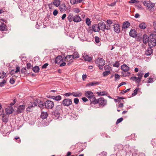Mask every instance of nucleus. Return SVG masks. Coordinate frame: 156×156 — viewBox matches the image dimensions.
<instances>
[{"label": "nucleus", "mask_w": 156, "mask_h": 156, "mask_svg": "<svg viewBox=\"0 0 156 156\" xmlns=\"http://www.w3.org/2000/svg\"><path fill=\"white\" fill-rule=\"evenodd\" d=\"M144 6L147 7V9L152 12L153 11V7L154 6V4L150 1H145L143 2Z\"/></svg>", "instance_id": "obj_1"}, {"label": "nucleus", "mask_w": 156, "mask_h": 156, "mask_svg": "<svg viewBox=\"0 0 156 156\" xmlns=\"http://www.w3.org/2000/svg\"><path fill=\"white\" fill-rule=\"evenodd\" d=\"M107 101L106 100L103 98H101L98 99L96 98L93 101L94 104H96L98 103L100 106H104L106 105Z\"/></svg>", "instance_id": "obj_2"}, {"label": "nucleus", "mask_w": 156, "mask_h": 156, "mask_svg": "<svg viewBox=\"0 0 156 156\" xmlns=\"http://www.w3.org/2000/svg\"><path fill=\"white\" fill-rule=\"evenodd\" d=\"M85 95L90 99V104H93V101L96 99L93 93L90 91H86L85 92Z\"/></svg>", "instance_id": "obj_3"}, {"label": "nucleus", "mask_w": 156, "mask_h": 156, "mask_svg": "<svg viewBox=\"0 0 156 156\" xmlns=\"http://www.w3.org/2000/svg\"><path fill=\"white\" fill-rule=\"evenodd\" d=\"M73 104L71 99L65 98L62 101V104L63 106L69 107Z\"/></svg>", "instance_id": "obj_4"}, {"label": "nucleus", "mask_w": 156, "mask_h": 156, "mask_svg": "<svg viewBox=\"0 0 156 156\" xmlns=\"http://www.w3.org/2000/svg\"><path fill=\"white\" fill-rule=\"evenodd\" d=\"M45 108L48 109H52L54 106V102L50 100H47L45 102Z\"/></svg>", "instance_id": "obj_5"}, {"label": "nucleus", "mask_w": 156, "mask_h": 156, "mask_svg": "<svg viewBox=\"0 0 156 156\" xmlns=\"http://www.w3.org/2000/svg\"><path fill=\"white\" fill-rule=\"evenodd\" d=\"M106 28V25L104 22H100L98 24V29L99 31L100 30L104 31Z\"/></svg>", "instance_id": "obj_6"}, {"label": "nucleus", "mask_w": 156, "mask_h": 156, "mask_svg": "<svg viewBox=\"0 0 156 156\" xmlns=\"http://www.w3.org/2000/svg\"><path fill=\"white\" fill-rule=\"evenodd\" d=\"M112 26H114V31L116 33L119 34L120 32V26L119 24H116L114 23Z\"/></svg>", "instance_id": "obj_7"}, {"label": "nucleus", "mask_w": 156, "mask_h": 156, "mask_svg": "<svg viewBox=\"0 0 156 156\" xmlns=\"http://www.w3.org/2000/svg\"><path fill=\"white\" fill-rule=\"evenodd\" d=\"M149 47H153L156 46V39L155 38H152L150 39L148 42Z\"/></svg>", "instance_id": "obj_8"}, {"label": "nucleus", "mask_w": 156, "mask_h": 156, "mask_svg": "<svg viewBox=\"0 0 156 156\" xmlns=\"http://www.w3.org/2000/svg\"><path fill=\"white\" fill-rule=\"evenodd\" d=\"M37 105H38V106L41 109H43L45 108V102H44L42 101L41 100L39 99H36Z\"/></svg>", "instance_id": "obj_9"}, {"label": "nucleus", "mask_w": 156, "mask_h": 156, "mask_svg": "<svg viewBox=\"0 0 156 156\" xmlns=\"http://www.w3.org/2000/svg\"><path fill=\"white\" fill-rule=\"evenodd\" d=\"M25 109V106L24 105H20L19 106L16 110V113L18 114H20L23 112Z\"/></svg>", "instance_id": "obj_10"}, {"label": "nucleus", "mask_w": 156, "mask_h": 156, "mask_svg": "<svg viewBox=\"0 0 156 156\" xmlns=\"http://www.w3.org/2000/svg\"><path fill=\"white\" fill-rule=\"evenodd\" d=\"M52 115L53 116H55L54 117V119H57L59 117L60 113L59 111H58L57 110H55L53 111L52 112Z\"/></svg>", "instance_id": "obj_11"}, {"label": "nucleus", "mask_w": 156, "mask_h": 156, "mask_svg": "<svg viewBox=\"0 0 156 156\" xmlns=\"http://www.w3.org/2000/svg\"><path fill=\"white\" fill-rule=\"evenodd\" d=\"M36 102V100L34 101V102L33 103L30 102V104L29 105L28 107L26 108L27 111L29 112L31 108L34 107H35V106H37Z\"/></svg>", "instance_id": "obj_12"}, {"label": "nucleus", "mask_w": 156, "mask_h": 156, "mask_svg": "<svg viewBox=\"0 0 156 156\" xmlns=\"http://www.w3.org/2000/svg\"><path fill=\"white\" fill-rule=\"evenodd\" d=\"M59 8L61 12H64L67 9V7L64 3L60 5Z\"/></svg>", "instance_id": "obj_13"}, {"label": "nucleus", "mask_w": 156, "mask_h": 156, "mask_svg": "<svg viewBox=\"0 0 156 156\" xmlns=\"http://www.w3.org/2000/svg\"><path fill=\"white\" fill-rule=\"evenodd\" d=\"M13 110V108L12 106H8L5 109V111L7 114H10L12 113Z\"/></svg>", "instance_id": "obj_14"}, {"label": "nucleus", "mask_w": 156, "mask_h": 156, "mask_svg": "<svg viewBox=\"0 0 156 156\" xmlns=\"http://www.w3.org/2000/svg\"><path fill=\"white\" fill-rule=\"evenodd\" d=\"M7 30V26L3 23L0 24V30L2 31H5Z\"/></svg>", "instance_id": "obj_15"}, {"label": "nucleus", "mask_w": 156, "mask_h": 156, "mask_svg": "<svg viewBox=\"0 0 156 156\" xmlns=\"http://www.w3.org/2000/svg\"><path fill=\"white\" fill-rule=\"evenodd\" d=\"M64 60L62 58V57L61 55L58 56L55 58V63L58 64L61 62L63 61Z\"/></svg>", "instance_id": "obj_16"}, {"label": "nucleus", "mask_w": 156, "mask_h": 156, "mask_svg": "<svg viewBox=\"0 0 156 156\" xmlns=\"http://www.w3.org/2000/svg\"><path fill=\"white\" fill-rule=\"evenodd\" d=\"M121 69L123 71L125 72H128L129 69V68L128 66L124 64L122 65L121 67Z\"/></svg>", "instance_id": "obj_17"}, {"label": "nucleus", "mask_w": 156, "mask_h": 156, "mask_svg": "<svg viewBox=\"0 0 156 156\" xmlns=\"http://www.w3.org/2000/svg\"><path fill=\"white\" fill-rule=\"evenodd\" d=\"M129 35L133 37H135L137 36L136 32L134 29H131L129 32Z\"/></svg>", "instance_id": "obj_18"}, {"label": "nucleus", "mask_w": 156, "mask_h": 156, "mask_svg": "<svg viewBox=\"0 0 156 156\" xmlns=\"http://www.w3.org/2000/svg\"><path fill=\"white\" fill-rule=\"evenodd\" d=\"M73 21L76 23H78L81 20V19L80 16L78 15H76L74 16Z\"/></svg>", "instance_id": "obj_19"}, {"label": "nucleus", "mask_w": 156, "mask_h": 156, "mask_svg": "<svg viewBox=\"0 0 156 156\" xmlns=\"http://www.w3.org/2000/svg\"><path fill=\"white\" fill-rule=\"evenodd\" d=\"M72 57V58L74 59L75 58H79V56L78 52L76 51L73 53V55H68L67 57Z\"/></svg>", "instance_id": "obj_20"}, {"label": "nucleus", "mask_w": 156, "mask_h": 156, "mask_svg": "<svg viewBox=\"0 0 156 156\" xmlns=\"http://www.w3.org/2000/svg\"><path fill=\"white\" fill-rule=\"evenodd\" d=\"M99 83H100L98 82L94 81L93 82H90L87 83L86 84V86L90 87L93 86H96L99 85Z\"/></svg>", "instance_id": "obj_21"}, {"label": "nucleus", "mask_w": 156, "mask_h": 156, "mask_svg": "<svg viewBox=\"0 0 156 156\" xmlns=\"http://www.w3.org/2000/svg\"><path fill=\"white\" fill-rule=\"evenodd\" d=\"M152 48V47H149L147 49L145 52V54L149 56L152 53L153 50L151 49Z\"/></svg>", "instance_id": "obj_22"}, {"label": "nucleus", "mask_w": 156, "mask_h": 156, "mask_svg": "<svg viewBox=\"0 0 156 156\" xmlns=\"http://www.w3.org/2000/svg\"><path fill=\"white\" fill-rule=\"evenodd\" d=\"M83 57L86 61H87L89 62L91 61V57H89L85 53H84Z\"/></svg>", "instance_id": "obj_23"}, {"label": "nucleus", "mask_w": 156, "mask_h": 156, "mask_svg": "<svg viewBox=\"0 0 156 156\" xmlns=\"http://www.w3.org/2000/svg\"><path fill=\"white\" fill-rule=\"evenodd\" d=\"M149 37L146 34H144L143 38V42L144 44H146L149 41Z\"/></svg>", "instance_id": "obj_24"}, {"label": "nucleus", "mask_w": 156, "mask_h": 156, "mask_svg": "<svg viewBox=\"0 0 156 156\" xmlns=\"http://www.w3.org/2000/svg\"><path fill=\"white\" fill-rule=\"evenodd\" d=\"M8 116H7L6 114L3 115L2 116V120L3 122L7 123L8 121Z\"/></svg>", "instance_id": "obj_25"}, {"label": "nucleus", "mask_w": 156, "mask_h": 156, "mask_svg": "<svg viewBox=\"0 0 156 156\" xmlns=\"http://www.w3.org/2000/svg\"><path fill=\"white\" fill-rule=\"evenodd\" d=\"M72 95L75 97H80L82 95V94L81 93L77 91L76 92H73Z\"/></svg>", "instance_id": "obj_26"}, {"label": "nucleus", "mask_w": 156, "mask_h": 156, "mask_svg": "<svg viewBox=\"0 0 156 156\" xmlns=\"http://www.w3.org/2000/svg\"><path fill=\"white\" fill-rule=\"evenodd\" d=\"M130 25V23L128 21L125 22L123 24L122 29H126L128 28Z\"/></svg>", "instance_id": "obj_27"}, {"label": "nucleus", "mask_w": 156, "mask_h": 156, "mask_svg": "<svg viewBox=\"0 0 156 156\" xmlns=\"http://www.w3.org/2000/svg\"><path fill=\"white\" fill-rule=\"evenodd\" d=\"M74 17V16L73 14L72 13H70L69 14L67 18L69 22H71L72 21H73Z\"/></svg>", "instance_id": "obj_28"}, {"label": "nucleus", "mask_w": 156, "mask_h": 156, "mask_svg": "<svg viewBox=\"0 0 156 156\" xmlns=\"http://www.w3.org/2000/svg\"><path fill=\"white\" fill-rule=\"evenodd\" d=\"M48 116V114L47 112H43L41 113V118L43 119L46 118Z\"/></svg>", "instance_id": "obj_29"}, {"label": "nucleus", "mask_w": 156, "mask_h": 156, "mask_svg": "<svg viewBox=\"0 0 156 156\" xmlns=\"http://www.w3.org/2000/svg\"><path fill=\"white\" fill-rule=\"evenodd\" d=\"M53 99L56 101H59L62 99V97L59 95H57L56 96H54V97H52Z\"/></svg>", "instance_id": "obj_30"}, {"label": "nucleus", "mask_w": 156, "mask_h": 156, "mask_svg": "<svg viewBox=\"0 0 156 156\" xmlns=\"http://www.w3.org/2000/svg\"><path fill=\"white\" fill-rule=\"evenodd\" d=\"M21 73L25 75L28 73L26 67H23L21 69Z\"/></svg>", "instance_id": "obj_31"}, {"label": "nucleus", "mask_w": 156, "mask_h": 156, "mask_svg": "<svg viewBox=\"0 0 156 156\" xmlns=\"http://www.w3.org/2000/svg\"><path fill=\"white\" fill-rule=\"evenodd\" d=\"M32 69L33 71L35 73H38L40 70L39 67L37 66H35L34 67H33Z\"/></svg>", "instance_id": "obj_32"}, {"label": "nucleus", "mask_w": 156, "mask_h": 156, "mask_svg": "<svg viewBox=\"0 0 156 156\" xmlns=\"http://www.w3.org/2000/svg\"><path fill=\"white\" fill-rule=\"evenodd\" d=\"M97 94L98 96H104L106 95L107 93L105 91L98 92Z\"/></svg>", "instance_id": "obj_33"}, {"label": "nucleus", "mask_w": 156, "mask_h": 156, "mask_svg": "<svg viewBox=\"0 0 156 156\" xmlns=\"http://www.w3.org/2000/svg\"><path fill=\"white\" fill-rule=\"evenodd\" d=\"M53 3L56 7H58L59 6L60 4V1L59 0H55L53 2Z\"/></svg>", "instance_id": "obj_34"}, {"label": "nucleus", "mask_w": 156, "mask_h": 156, "mask_svg": "<svg viewBox=\"0 0 156 156\" xmlns=\"http://www.w3.org/2000/svg\"><path fill=\"white\" fill-rule=\"evenodd\" d=\"M146 25L144 23H142L139 25V27L141 29H144L146 27Z\"/></svg>", "instance_id": "obj_35"}, {"label": "nucleus", "mask_w": 156, "mask_h": 156, "mask_svg": "<svg viewBox=\"0 0 156 156\" xmlns=\"http://www.w3.org/2000/svg\"><path fill=\"white\" fill-rule=\"evenodd\" d=\"M140 89L139 87H137L133 91V93L132 94V95L133 96H135L137 93L138 91L140 90Z\"/></svg>", "instance_id": "obj_36"}, {"label": "nucleus", "mask_w": 156, "mask_h": 156, "mask_svg": "<svg viewBox=\"0 0 156 156\" xmlns=\"http://www.w3.org/2000/svg\"><path fill=\"white\" fill-rule=\"evenodd\" d=\"M115 80V81H118L120 78V76L118 74L115 73L114 75Z\"/></svg>", "instance_id": "obj_37"}, {"label": "nucleus", "mask_w": 156, "mask_h": 156, "mask_svg": "<svg viewBox=\"0 0 156 156\" xmlns=\"http://www.w3.org/2000/svg\"><path fill=\"white\" fill-rule=\"evenodd\" d=\"M122 76H123L125 77V76H129L130 74V73L128 71L125 72L122 71Z\"/></svg>", "instance_id": "obj_38"}, {"label": "nucleus", "mask_w": 156, "mask_h": 156, "mask_svg": "<svg viewBox=\"0 0 156 156\" xmlns=\"http://www.w3.org/2000/svg\"><path fill=\"white\" fill-rule=\"evenodd\" d=\"M92 29L93 30L94 32L99 31L98 29V27L96 24H94L92 26Z\"/></svg>", "instance_id": "obj_39"}, {"label": "nucleus", "mask_w": 156, "mask_h": 156, "mask_svg": "<svg viewBox=\"0 0 156 156\" xmlns=\"http://www.w3.org/2000/svg\"><path fill=\"white\" fill-rule=\"evenodd\" d=\"M110 73V72L109 70L106 71L104 72L103 73V75L104 76H106Z\"/></svg>", "instance_id": "obj_40"}, {"label": "nucleus", "mask_w": 156, "mask_h": 156, "mask_svg": "<svg viewBox=\"0 0 156 156\" xmlns=\"http://www.w3.org/2000/svg\"><path fill=\"white\" fill-rule=\"evenodd\" d=\"M105 60L103 58H102V59H101V61L98 64V66H99V65L104 66L105 65Z\"/></svg>", "instance_id": "obj_41"}, {"label": "nucleus", "mask_w": 156, "mask_h": 156, "mask_svg": "<svg viewBox=\"0 0 156 156\" xmlns=\"http://www.w3.org/2000/svg\"><path fill=\"white\" fill-rule=\"evenodd\" d=\"M86 23L88 26H89L91 24V21L89 18H87L86 20Z\"/></svg>", "instance_id": "obj_42"}, {"label": "nucleus", "mask_w": 156, "mask_h": 156, "mask_svg": "<svg viewBox=\"0 0 156 156\" xmlns=\"http://www.w3.org/2000/svg\"><path fill=\"white\" fill-rule=\"evenodd\" d=\"M6 73L4 71L2 73L0 72V78H3L5 76Z\"/></svg>", "instance_id": "obj_43"}, {"label": "nucleus", "mask_w": 156, "mask_h": 156, "mask_svg": "<svg viewBox=\"0 0 156 156\" xmlns=\"http://www.w3.org/2000/svg\"><path fill=\"white\" fill-rule=\"evenodd\" d=\"M62 105V104L61 105H57L55 109V110H57V111H59L61 109Z\"/></svg>", "instance_id": "obj_44"}, {"label": "nucleus", "mask_w": 156, "mask_h": 156, "mask_svg": "<svg viewBox=\"0 0 156 156\" xmlns=\"http://www.w3.org/2000/svg\"><path fill=\"white\" fill-rule=\"evenodd\" d=\"M119 62L118 61H116L115 63L113 64V66L114 67L118 68L119 67Z\"/></svg>", "instance_id": "obj_45"}, {"label": "nucleus", "mask_w": 156, "mask_h": 156, "mask_svg": "<svg viewBox=\"0 0 156 156\" xmlns=\"http://www.w3.org/2000/svg\"><path fill=\"white\" fill-rule=\"evenodd\" d=\"M6 81L5 80H3L0 83V87H2L4 86V85L6 83Z\"/></svg>", "instance_id": "obj_46"}, {"label": "nucleus", "mask_w": 156, "mask_h": 156, "mask_svg": "<svg viewBox=\"0 0 156 156\" xmlns=\"http://www.w3.org/2000/svg\"><path fill=\"white\" fill-rule=\"evenodd\" d=\"M108 25H110L112 24H113V23H115L114 22H113L112 21L110 20H107L106 21Z\"/></svg>", "instance_id": "obj_47"}, {"label": "nucleus", "mask_w": 156, "mask_h": 156, "mask_svg": "<svg viewBox=\"0 0 156 156\" xmlns=\"http://www.w3.org/2000/svg\"><path fill=\"white\" fill-rule=\"evenodd\" d=\"M139 2V1L137 0H131L129 2L130 3H137Z\"/></svg>", "instance_id": "obj_48"}, {"label": "nucleus", "mask_w": 156, "mask_h": 156, "mask_svg": "<svg viewBox=\"0 0 156 156\" xmlns=\"http://www.w3.org/2000/svg\"><path fill=\"white\" fill-rule=\"evenodd\" d=\"M141 77H136V79L135 81L136 83H139L141 81Z\"/></svg>", "instance_id": "obj_49"}, {"label": "nucleus", "mask_w": 156, "mask_h": 156, "mask_svg": "<svg viewBox=\"0 0 156 156\" xmlns=\"http://www.w3.org/2000/svg\"><path fill=\"white\" fill-rule=\"evenodd\" d=\"M123 120V118L122 117L118 119H117V120L116 124H118L119 123L121 122Z\"/></svg>", "instance_id": "obj_50"}, {"label": "nucleus", "mask_w": 156, "mask_h": 156, "mask_svg": "<svg viewBox=\"0 0 156 156\" xmlns=\"http://www.w3.org/2000/svg\"><path fill=\"white\" fill-rule=\"evenodd\" d=\"M153 79L152 78L150 77L148 78V80L147 81V83H151L153 82Z\"/></svg>", "instance_id": "obj_51"}, {"label": "nucleus", "mask_w": 156, "mask_h": 156, "mask_svg": "<svg viewBox=\"0 0 156 156\" xmlns=\"http://www.w3.org/2000/svg\"><path fill=\"white\" fill-rule=\"evenodd\" d=\"M73 11L75 13H78L80 12V10L79 9L77 8H74L73 9Z\"/></svg>", "instance_id": "obj_52"}, {"label": "nucleus", "mask_w": 156, "mask_h": 156, "mask_svg": "<svg viewBox=\"0 0 156 156\" xmlns=\"http://www.w3.org/2000/svg\"><path fill=\"white\" fill-rule=\"evenodd\" d=\"M94 39H95V41L96 42V43H98L99 42L100 39L99 38V37H98L97 36H96V37H95Z\"/></svg>", "instance_id": "obj_53"}, {"label": "nucleus", "mask_w": 156, "mask_h": 156, "mask_svg": "<svg viewBox=\"0 0 156 156\" xmlns=\"http://www.w3.org/2000/svg\"><path fill=\"white\" fill-rule=\"evenodd\" d=\"M117 2V1H116L115 2H114L113 3H112L110 4H108V5L112 7L116 5V2Z\"/></svg>", "instance_id": "obj_54"}, {"label": "nucleus", "mask_w": 156, "mask_h": 156, "mask_svg": "<svg viewBox=\"0 0 156 156\" xmlns=\"http://www.w3.org/2000/svg\"><path fill=\"white\" fill-rule=\"evenodd\" d=\"M74 102L76 104H77L79 102V100L78 98H75L74 99Z\"/></svg>", "instance_id": "obj_55"}, {"label": "nucleus", "mask_w": 156, "mask_h": 156, "mask_svg": "<svg viewBox=\"0 0 156 156\" xmlns=\"http://www.w3.org/2000/svg\"><path fill=\"white\" fill-rule=\"evenodd\" d=\"M102 58H97L95 61L96 63L98 65L101 61V59H102Z\"/></svg>", "instance_id": "obj_56"}, {"label": "nucleus", "mask_w": 156, "mask_h": 156, "mask_svg": "<svg viewBox=\"0 0 156 156\" xmlns=\"http://www.w3.org/2000/svg\"><path fill=\"white\" fill-rule=\"evenodd\" d=\"M143 73L142 72V71H141L140 72H139L138 73L137 75L139 76L138 77H141V78H142V77L143 76Z\"/></svg>", "instance_id": "obj_57"}, {"label": "nucleus", "mask_w": 156, "mask_h": 156, "mask_svg": "<svg viewBox=\"0 0 156 156\" xmlns=\"http://www.w3.org/2000/svg\"><path fill=\"white\" fill-rule=\"evenodd\" d=\"M15 80L12 77L11 78L9 81V82L11 84H13L15 83Z\"/></svg>", "instance_id": "obj_58"}, {"label": "nucleus", "mask_w": 156, "mask_h": 156, "mask_svg": "<svg viewBox=\"0 0 156 156\" xmlns=\"http://www.w3.org/2000/svg\"><path fill=\"white\" fill-rule=\"evenodd\" d=\"M27 68L28 69H31L32 66L31 65V64L30 63H28L27 64Z\"/></svg>", "instance_id": "obj_59"}, {"label": "nucleus", "mask_w": 156, "mask_h": 156, "mask_svg": "<svg viewBox=\"0 0 156 156\" xmlns=\"http://www.w3.org/2000/svg\"><path fill=\"white\" fill-rule=\"evenodd\" d=\"M71 95H72V93L68 92L64 94V95L66 97H68Z\"/></svg>", "instance_id": "obj_60"}, {"label": "nucleus", "mask_w": 156, "mask_h": 156, "mask_svg": "<svg viewBox=\"0 0 156 156\" xmlns=\"http://www.w3.org/2000/svg\"><path fill=\"white\" fill-rule=\"evenodd\" d=\"M48 63H45L42 66V69H45L48 66Z\"/></svg>", "instance_id": "obj_61"}, {"label": "nucleus", "mask_w": 156, "mask_h": 156, "mask_svg": "<svg viewBox=\"0 0 156 156\" xmlns=\"http://www.w3.org/2000/svg\"><path fill=\"white\" fill-rule=\"evenodd\" d=\"M14 139L15 140H18H18L17 141V142L19 143H20L21 140H20V139L19 137L16 136L15 137Z\"/></svg>", "instance_id": "obj_62"}, {"label": "nucleus", "mask_w": 156, "mask_h": 156, "mask_svg": "<svg viewBox=\"0 0 156 156\" xmlns=\"http://www.w3.org/2000/svg\"><path fill=\"white\" fill-rule=\"evenodd\" d=\"M107 153L106 152L103 151L101 153L100 155L101 156H106L107 155Z\"/></svg>", "instance_id": "obj_63"}, {"label": "nucleus", "mask_w": 156, "mask_h": 156, "mask_svg": "<svg viewBox=\"0 0 156 156\" xmlns=\"http://www.w3.org/2000/svg\"><path fill=\"white\" fill-rule=\"evenodd\" d=\"M154 28V30L156 31V21H154L153 23Z\"/></svg>", "instance_id": "obj_64"}]
</instances>
